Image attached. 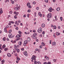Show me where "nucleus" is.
<instances>
[{
  "instance_id": "1",
  "label": "nucleus",
  "mask_w": 64,
  "mask_h": 64,
  "mask_svg": "<svg viewBox=\"0 0 64 64\" xmlns=\"http://www.w3.org/2000/svg\"><path fill=\"white\" fill-rule=\"evenodd\" d=\"M47 15V17L48 18H51L52 17V14L51 13L48 14Z\"/></svg>"
},
{
  "instance_id": "2",
  "label": "nucleus",
  "mask_w": 64,
  "mask_h": 64,
  "mask_svg": "<svg viewBox=\"0 0 64 64\" xmlns=\"http://www.w3.org/2000/svg\"><path fill=\"white\" fill-rule=\"evenodd\" d=\"M42 31V28H39L38 30V33H41Z\"/></svg>"
},
{
  "instance_id": "3",
  "label": "nucleus",
  "mask_w": 64,
  "mask_h": 64,
  "mask_svg": "<svg viewBox=\"0 0 64 64\" xmlns=\"http://www.w3.org/2000/svg\"><path fill=\"white\" fill-rule=\"evenodd\" d=\"M36 56H33L32 58V59H34V61L36 60Z\"/></svg>"
},
{
  "instance_id": "4",
  "label": "nucleus",
  "mask_w": 64,
  "mask_h": 64,
  "mask_svg": "<svg viewBox=\"0 0 64 64\" xmlns=\"http://www.w3.org/2000/svg\"><path fill=\"white\" fill-rule=\"evenodd\" d=\"M14 14H15V16H17V15H18V14H19V13H18V12H14Z\"/></svg>"
},
{
  "instance_id": "5",
  "label": "nucleus",
  "mask_w": 64,
  "mask_h": 64,
  "mask_svg": "<svg viewBox=\"0 0 64 64\" xmlns=\"http://www.w3.org/2000/svg\"><path fill=\"white\" fill-rule=\"evenodd\" d=\"M48 11L50 12H52V10H53V9H52V8H50L49 9H48Z\"/></svg>"
},
{
  "instance_id": "6",
  "label": "nucleus",
  "mask_w": 64,
  "mask_h": 64,
  "mask_svg": "<svg viewBox=\"0 0 64 64\" xmlns=\"http://www.w3.org/2000/svg\"><path fill=\"white\" fill-rule=\"evenodd\" d=\"M24 54L26 56H28V55H27V53L26 52H24Z\"/></svg>"
},
{
  "instance_id": "7",
  "label": "nucleus",
  "mask_w": 64,
  "mask_h": 64,
  "mask_svg": "<svg viewBox=\"0 0 64 64\" xmlns=\"http://www.w3.org/2000/svg\"><path fill=\"white\" fill-rule=\"evenodd\" d=\"M27 40L28 42H30V40H31V39H30V38L29 37H28L27 38Z\"/></svg>"
},
{
  "instance_id": "8",
  "label": "nucleus",
  "mask_w": 64,
  "mask_h": 64,
  "mask_svg": "<svg viewBox=\"0 0 64 64\" xmlns=\"http://www.w3.org/2000/svg\"><path fill=\"white\" fill-rule=\"evenodd\" d=\"M7 56L8 57H11V54L10 53L8 54Z\"/></svg>"
},
{
  "instance_id": "9",
  "label": "nucleus",
  "mask_w": 64,
  "mask_h": 64,
  "mask_svg": "<svg viewBox=\"0 0 64 64\" xmlns=\"http://www.w3.org/2000/svg\"><path fill=\"white\" fill-rule=\"evenodd\" d=\"M32 37L34 39H37V37L35 36H32Z\"/></svg>"
},
{
  "instance_id": "10",
  "label": "nucleus",
  "mask_w": 64,
  "mask_h": 64,
  "mask_svg": "<svg viewBox=\"0 0 64 64\" xmlns=\"http://www.w3.org/2000/svg\"><path fill=\"white\" fill-rule=\"evenodd\" d=\"M21 35L20 34H18L16 36V38H19V37H21Z\"/></svg>"
},
{
  "instance_id": "11",
  "label": "nucleus",
  "mask_w": 64,
  "mask_h": 64,
  "mask_svg": "<svg viewBox=\"0 0 64 64\" xmlns=\"http://www.w3.org/2000/svg\"><path fill=\"white\" fill-rule=\"evenodd\" d=\"M14 48L15 50H16L17 48V46H16V44H15L14 45Z\"/></svg>"
},
{
  "instance_id": "12",
  "label": "nucleus",
  "mask_w": 64,
  "mask_h": 64,
  "mask_svg": "<svg viewBox=\"0 0 64 64\" xmlns=\"http://www.w3.org/2000/svg\"><path fill=\"white\" fill-rule=\"evenodd\" d=\"M45 24H42L41 26L42 27V28H44V27H45Z\"/></svg>"
},
{
  "instance_id": "13",
  "label": "nucleus",
  "mask_w": 64,
  "mask_h": 64,
  "mask_svg": "<svg viewBox=\"0 0 64 64\" xmlns=\"http://www.w3.org/2000/svg\"><path fill=\"white\" fill-rule=\"evenodd\" d=\"M28 43V42H27V40H25V41L24 42V44H26Z\"/></svg>"
},
{
  "instance_id": "14",
  "label": "nucleus",
  "mask_w": 64,
  "mask_h": 64,
  "mask_svg": "<svg viewBox=\"0 0 64 64\" xmlns=\"http://www.w3.org/2000/svg\"><path fill=\"white\" fill-rule=\"evenodd\" d=\"M52 44L53 45H56V42H54L52 43Z\"/></svg>"
},
{
  "instance_id": "15",
  "label": "nucleus",
  "mask_w": 64,
  "mask_h": 64,
  "mask_svg": "<svg viewBox=\"0 0 64 64\" xmlns=\"http://www.w3.org/2000/svg\"><path fill=\"white\" fill-rule=\"evenodd\" d=\"M19 9V7H16L14 8V10H18Z\"/></svg>"
},
{
  "instance_id": "16",
  "label": "nucleus",
  "mask_w": 64,
  "mask_h": 64,
  "mask_svg": "<svg viewBox=\"0 0 64 64\" xmlns=\"http://www.w3.org/2000/svg\"><path fill=\"white\" fill-rule=\"evenodd\" d=\"M38 15L39 16H40V17H42V14H41V13L40 12L38 13Z\"/></svg>"
},
{
  "instance_id": "17",
  "label": "nucleus",
  "mask_w": 64,
  "mask_h": 64,
  "mask_svg": "<svg viewBox=\"0 0 64 64\" xmlns=\"http://www.w3.org/2000/svg\"><path fill=\"white\" fill-rule=\"evenodd\" d=\"M4 31L6 33H7L8 32L7 31V30H6V28H5L4 29Z\"/></svg>"
},
{
  "instance_id": "18",
  "label": "nucleus",
  "mask_w": 64,
  "mask_h": 64,
  "mask_svg": "<svg viewBox=\"0 0 64 64\" xmlns=\"http://www.w3.org/2000/svg\"><path fill=\"white\" fill-rule=\"evenodd\" d=\"M56 34L57 36H58V35H60V33H59L58 32H57L56 33Z\"/></svg>"
},
{
  "instance_id": "19",
  "label": "nucleus",
  "mask_w": 64,
  "mask_h": 64,
  "mask_svg": "<svg viewBox=\"0 0 64 64\" xmlns=\"http://www.w3.org/2000/svg\"><path fill=\"white\" fill-rule=\"evenodd\" d=\"M18 44L20 46H21L22 44V42H21L20 41L18 42Z\"/></svg>"
},
{
  "instance_id": "20",
  "label": "nucleus",
  "mask_w": 64,
  "mask_h": 64,
  "mask_svg": "<svg viewBox=\"0 0 64 64\" xmlns=\"http://www.w3.org/2000/svg\"><path fill=\"white\" fill-rule=\"evenodd\" d=\"M16 50V51L18 53H19L20 52V50L18 48Z\"/></svg>"
},
{
  "instance_id": "21",
  "label": "nucleus",
  "mask_w": 64,
  "mask_h": 64,
  "mask_svg": "<svg viewBox=\"0 0 64 64\" xmlns=\"http://www.w3.org/2000/svg\"><path fill=\"white\" fill-rule=\"evenodd\" d=\"M1 63H2V64H4V63L5 62V60H3L1 61Z\"/></svg>"
},
{
  "instance_id": "22",
  "label": "nucleus",
  "mask_w": 64,
  "mask_h": 64,
  "mask_svg": "<svg viewBox=\"0 0 64 64\" xmlns=\"http://www.w3.org/2000/svg\"><path fill=\"white\" fill-rule=\"evenodd\" d=\"M60 8H56V10L57 11H60Z\"/></svg>"
},
{
  "instance_id": "23",
  "label": "nucleus",
  "mask_w": 64,
  "mask_h": 64,
  "mask_svg": "<svg viewBox=\"0 0 64 64\" xmlns=\"http://www.w3.org/2000/svg\"><path fill=\"white\" fill-rule=\"evenodd\" d=\"M53 28L54 29H56V28H57V27H56V26L55 25H54L53 26Z\"/></svg>"
},
{
  "instance_id": "24",
  "label": "nucleus",
  "mask_w": 64,
  "mask_h": 64,
  "mask_svg": "<svg viewBox=\"0 0 64 64\" xmlns=\"http://www.w3.org/2000/svg\"><path fill=\"white\" fill-rule=\"evenodd\" d=\"M30 5V4L29 2H28L27 4V6H29Z\"/></svg>"
},
{
  "instance_id": "25",
  "label": "nucleus",
  "mask_w": 64,
  "mask_h": 64,
  "mask_svg": "<svg viewBox=\"0 0 64 64\" xmlns=\"http://www.w3.org/2000/svg\"><path fill=\"white\" fill-rule=\"evenodd\" d=\"M3 40L4 41H5V40H6V37H4L3 38H2Z\"/></svg>"
},
{
  "instance_id": "26",
  "label": "nucleus",
  "mask_w": 64,
  "mask_h": 64,
  "mask_svg": "<svg viewBox=\"0 0 64 64\" xmlns=\"http://www.w3.org/2000/svg\"><path fill=\"white\" fill-rule=\"evenodd\" d=\"M15 24L16 25H17V26L19 25V24L18 23H17V21L16 22Z\"/></svg>"
},
{
  "instance_id": "27",
  "label": "nucleus",
  "mask_w": 64,
  "mask_h": 64,
  "mask_svg": "<svg viewBox=\"0 0 64 64\" xmlns=\"http://www.w3.org/2000/svg\"><path fill=\"white\" fill-rule=\"evenodd\" d=\"M2 47L3 48H5V47H6V46L5 45V44H4L3 45V46H2Z\"/></svg>"
},
{
  "instance_id": "28",
  "label": "nucleus",
  "mask_w": 64,
  "mask_h": 64,
  "mask_svg": "<svg viewBox=\"0 0 64 64\" xmlns=\"http://www.w3.org/2000/svg\"><path fill=\"white\" fill-rule=\"evenodd\" d=\"M37 35V34L36 33H34L33 34L32 36H36Z\"/></svg>"
},
{
  "instance_id": "29",
  "label": "nucleus",
  "mask_w": 64,
  "mask_h": 64,
  "mask_svg": "<svg viewBox=\"0 0 64 64\" xmlns=\"http://www.w3.org/2000/svg\"><path fill=\"white\" fill-rule=\"evenodd\" d=\"M8 50V48H6L4 49V51H6Z\"/></svg>"
},
{
  "instance_id": "30",
  "label": "nucleus",
  "mask_w": 64,
  "mask_h": 64,
  "mask_svg": "<svg viewBox=\"0 0 64 64\" xmlns=\"http://www.w3.org/2000/svg\"><path fill=\"white\" fill-rule=\"evenodd\" d=\"M36 51H38H38H40V50H39L38 48H36L35 50Z\"/></svg>"
},
{
  "instance_id": "31",
  "label": "nucleus",
  "mask_w": 64,
  "mask_h": 64,
  "mask_svg": "<svg viewBox=\"0 0 64 64\" xmlns=\"http://www.w3.org/2000/svg\"><path fill=\"white\" fill-rule=\"evenodd\" d=\"M20 38H18L16 39V41H18V40H20Z\"/></svg>"
},
{
  "instance_id": "32",
  "label": "nucleus",
  "mask_w": 64,
  "mask_h": 64,
  "mask_svg": "<svg viewBox=\"0 0 64 64\" xmlns=\"http://www.w3.org/2000/svg\"><path fill=\"white\" fill-rule=\"evenodd\" d=\"M9 23H8V25H10V26L11 25V22L10 21L9 22Z\"/></svg>"
},
{
  "instance_id": "33",
  "label": "nucleus",
  "mask_w": 64,
  "mask_h": 64,
  "mask_svg": "<svg viewBox=\"0 0 64 64\" xmlns=\"http://www.w3.org/2000/svg\"><path fill=\"white\" fill-rule=\"evenodd\" d=\"M11 32H12V30H10L9 32H8L9 33H11Z\"/></svg>"
},
{
  "instance_id": "34",
  "label": "nucleus",
  "mask_w": 64,
  "mask_h": 64,
  "mask_svg": "<svg viewBox=\"0 0 64 64\" xmlns=\"http://www.w3.org/2000/svg\"><path fill=\"white\" fill-rule=\"evenodd\" d=\"M42 46H44V42H42Z\"/></svg>"
},
{
  "instance_id": "35",
  "label": "nucleus",
  "mask_w": 64,
  "mask_h": 64,
  "mask_svg": "<svg viewBox=\"0 0 64 64\" xmlns=\"http://www.w3.org/2000/svg\"><path fill=\"white\" fill-rule=\"evenodd\" d=\"M18 23H21V21L20 20H19L18 21Z\"/></svg>"
},
{
  "instance_id": "36",
  "label": "nucleus",
  "mask_w": 64,
  "mask_h": 64,
  "mask_svg": "<svg viewBox=\"0 0 64 64\" xmlns=\"http://www.w3.org/2000/svg\"><path fill=\"white\" fill-rule=\"evenodd\" d=\"M3 13V11L2 10H1L0 11V14L2 13Z\"/></svg>"
},
{
  "instance_id": "37",
  "label": "nucleus",
  "mask_w": 64,
  "mask_h": 64,
  "mask_svg": "<svg viewBox=\"0 0 64 64\" xmlns=\"http://www.w3.org/2000/svg\"><path fill=\"white\" fill-rule=\"evenodd\" d=\"M44 1L46 3H47L48 2V0H44Z\"/></svg>"
},
{
  "instance_id": "38",
  "label": "nucleus",
  "mask_w": 64,
  "mask_h": 64,
  "mask_svg": "<svg viewBox=\"0 0 64 64\" xmlns=\"http://www.w3.org/2000/svg\"><path fill=\"white\" fill-rule=\"evenodd\" d=\"M60 19L61 21H62L63 19L62 18V17H60Z\"/></svg>"
},
{
  "instance_id": "39",
  "label": "nucleus",
  "mask_w": 64,
  "mask_h": 64,
  "mask_svg": "<svg viewBox=\"0 0 64 64\" xmlns=\"http://www.w3.org/2000/svg\"><path fill=\"white\" fill-rule=\"evenodd\" d=\"M37 61H35L34 62V64H37Z\"/></svg>"
},
{
  "instance_id": "40",
  "label": "nucleus",
  "mask_w": 64,
  "mask_h": 64,
  "mask_svg": "<svg viewBox=\"0 0 64 64\" xmlns=\"http://www.w3.org/2000/svg\"><path fill=\"white\" fill-rule=\"evenodd\" d=\"M16 40H14L12 42V43H16Z\"/></svg>"
},
{
  "instance_id": "41",
  "label": "nucleus",
  "mask_w": 64,
  "mask_h": 64,
  "mask_svg": "<svg viewBox=\"0 0 64 64\" xmlns=\"http://www.w3.org/2000/svg\"><path fill=\"white\" fill-rule=\"evenodd\" d=\"M9 26L8 25L7 26H6V27H5V28H9Z\"/></svg>"
},
{
  "instance_id": "42",
  "label": "nucleus",
  "mask_w": 64,
  "mask_h": 64,
  "mask_svg": "<svg viewBox=\"0 0 64 64\" xmlns=\"http://www.w3.org/2000/svg\"><path fill=\"white\" fill-rule=\"evenodd\" d=\"M14 16V18H15V19H17V16Z\"/></svg>"
},
{
  "instance_id": "43",
  "label": "nucleus",
  "mask_w": 64,
  "mask_h": 64,
  "mask_svg": "<svg viewBox=\"0 0 64 64\" xmlns=\"http://www.w3.org/2000/svg\"><path fill=\"white\" fill-rule=\"evenodd\" d=\"M18 32L19 34H21V32L20 31H18Z\"/></svg>"
},
{
  "instance_id": "44",
  "label": "nucleus",
  "mask_w": 64,
  "mask_h": 64,
  "mask_svg": "<svg viewBox=\"0 0 64 64\" xmlns=\"http://www.w3.org/2000/svg\"><path fill=\"white\" fill-rule=\"evenodd\" d=\"M32 3H33V4L35 5V4H36V2H33Z\"/></svg>"
},
{
  "instance_id": "45",
  "label": "nucleus",
  "mask_w": 64,
  "mask_h": 64,
  "mask_svg": "<svg viewBox=\"0 0 64 64\" xmlns=\"http://www.w3.org/2000/svg\"><path fill=\"white\" fill-rule=\"evenodd\" d=\"M14 56H17V53H15Z\"/></svg>"
},
{
  "instance_id": "46",
  "label": "nucleus",
  "mask_w": 64,
  "mask_h": 64,
  "mask_svg": "<svg viewBox=\"0 0 64 64\" xmlns=\"http://www.w3.org/2000/svg\"><path fill=\"white\" fill-rule=\"evenodd\" d=\"M11 23V24L12 23V24H14V22H13L12 21H11V22H10Z\"/></svg>"
},
{
  "instance_id": "47",
  "label": "nucleus",
  "mask_w": 64,
  "mask_h": 64,
  "mask_svg": "<svg viewBox=\"0 0 64 64\" xmlns=\"http://www.w3.org/2000/svg\"><path fill=\"white\" fill-rule=\"evenodd\" d=\"M46 59V60H49V57H47Z\"/></svg>"
},
{
  "instance_id": "48",
  "label": "nucleus",
  "mask_w": 64,
  "mask_h": 64,
  "mask_svg": "<svg viewBox=\"0 0 64 64\" xmlns=\"http://www.w3.org/2000/svg\"><path fill=\"white\" fill-rule=\"evenodd\" d=\"M37 63L39 64H41V63H40V62H37Z\"/></svg>"
},
{
  "instance_id": "49",
  "label": "nucleus",
  "mask_w": 64,
  "mask_h": 64,
  "mask_svg": "<svg viewBox=\"0 0 64 64\" xmlns=\"http://www.w3.org/2000/svg\"><path fill=\"white\" fill-rule=\"evenodd\" d=\"M31 12V11L30 10H28V12Z\"/></svg>"
},
{
  "instance_id": "50",
  "label": "nucleus",
  "mask_w": 64,
  "mask_h": 64,
  "mask_svg": "<svg viewBox=\"0 0 64 64\" xmlns=\"http://www.w3.org/2000/svg\"><path fill=\"white\" fill-rule=\"evenodd\" d=\"M43 64H48L46 62H45L43 63Z\"/></svg>"
},
{
  "instance_id": "51",
  "label": "nucleus",
  "mask_w": 64,
  "mask_h": 64,
  "mask_svg": "<svg viewBox=\"0 0 64 64\" xmlns=\"http://www.w3.org/2000/svg\"><path fill=\"white\" fill-rule=\"evenodd\" d=\"M28 8H31V6L30 5L28 6Z\"/></svg>"
},
{
  "instance_id": "52",
  "label": "nucleus",
  "mask_w": 64,
  "mask_h": 64,
  "mask_svg": "<svg viewBox=\"0 0 64 64\" xmlns=\"http://www.w3.org/2000/svg\"><path fill=\"white\" fill-rule=\"evenodd\" d=\"M9 13L10 14H12V11H11L10 12H9Z\"/></svg>"
},
{
  "instance_id": "53",
  "label": "nucleus",
  "mask_w": 64,
  "mask_h": 64,
  "mask_svg": "<svg viewBox=\"0 0 64 64\" xmlns=\"http://www.w3.org/2000/svg\"><path fill=\"white\" fill-rule=\"evenodd\" d=\"M12 4H14V1H12Z\"/></svg>"
},
{
  "instance_id": "54",
  "label": "nucleus",
  "mask_w": 64,
  "mask_h": 64,
  "mask_svg": "<svg viewBox=\"0 0 64 64\" xmlns=\"http://www.w3.org/2000/svg\"><path fill=\"white\" fill-rule=\"evenodd\" d=\"M53 61L54 62H56V60H55V59H54Z\"/></svg>"
},
{
  "instance_id": "55",
  "label": "nucleus",
  "mask_w": 64,
  "mask_h": 64,
  "mask_svg": "<svg viewBox=\"0 0 64 64\" xmlns=\"http://www.w3.org/2000/svg\"><path fill=\"white\" fill-rule=\"evenodd\" d=\"M26 14H24L23 16L24 17H26Z\"/></svg>"
},
{
  "instance_id": "56",
  "label": "nucleus",
  "mask_w": 64,
  "mask_h": 64,
  "mask_svg": "<svg viewBox=\"0 0 64 64\" xmlns=\"http://www.w3.org/2000/svg\"><path fill=\"white\" fill-rule=\"evenodd\" d=\"M20 58H18L17 59V60H18V61H19V60H20Z\"/></svg>"
},
{
  "instance_id": "57",
  "label": "nucleus",
  "mask_w": 64,
  "mask_h": 64,
  "mask_svg": "<svg viewBox=\"0 0 64 64\" xmlns=\"http://www.w3.org/2000/svg\"><path fill=\"white\" fill-rule=\"evenodd\" d=\"M52 42V41H51V40H50V44H51Z\"/></svg>"
},
{
  "instance_id": "58",
  "label": "nucleus",
  "mask_w": 64,
  "mask_h": 64,
  "mask_svg": "<svg viewBox=\"0 0 64 64\" xmlns=\"http://www.w3.org/2000/svg\"><path fill=\"white\" fill-rule=\"evenodd\" d=\"M21 50L22 51H23L24 50V48H21Z\"/></svg>"
},
{
  "instance_id": "59",
  "label": "nucleus",
  "mask_w": 64,
  "mask_h": 64,
  "mask_svg": "<svg viewBox=\"0 0 64 64\" xmlns=\"http://www.w3.org/2000/svg\"><path fill=\"white\" fill-rule=\"evenodd\" d=\"M40 48H42V46H40Z\"/></svg>"
},
{
  "instance_id": "60",
  "label": "nucleus",
  "mask_w": 64,
  "mask_h": 64,
  "mask_svg": "<svg viewBox=\"0 0 64 64\" xmlns=\"http://www.w3.org/2000/svg\"><path fill=\"white\" fill-rule=\"evenodd\" d=\"M36 10H39V7H37L36 8Z\"/></svg>"
},
{
  "instance_id": "61",
  "label": "nucleus",
  "mask_w": 64,
  "mask_h": 64,
  "mask_svg": "<svg viewBox=\"0 0 64 64\" xmlns=\"http://www.w3.org/2000/svg\"><path fill=\"white\" fill-rule=\"evenodd\" d=\"M42 34H45V32H44L43 31L42 32Z\"/></svg>"
},
{
  "instance_id": "62",
  "label": "nucleus",
  "mask_w": 64,
  "mask_h": 64,
  "mask_svg": "<svg viewBox=\"0 0 64 64\" xmlns=\"http://www.w3.org/2000/svg\"><path fill=\"white\" fill-rule=\"evenodd\" d=\"M16 30H18V27H16Z\"/></svg>"
},
{
  "instance_id": "63",
  "label": "nucleus",
  "mask_w": 64,
  "mask_h": 64,
  "mask_svg": "<svg viewBox=\"0 0 64 64\" xmlns=\"http://www.w3.org/2000/svg\"><path fill=\"white\" fill-rule=\"evenodd\" d=\"M20 25L21 26H23V24H22V23H20Z\"/></svg>"
},
{
  "instance_id": "64",
  "label": "nucleus",
  "mask_w": 64,
  "mask_h": 64,
  "mask_svg": "<svg viewBox=\"0 0 64 64\" xmlns=\"http://www.w3.org/2000/svg\"><path fill=\"white\" fill-rule=\"evenodd\" d=\"M48 64H51V62H48Z\"/></svg>"
}]
</instances>
